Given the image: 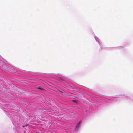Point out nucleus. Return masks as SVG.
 <instances>
[{"mask_svg": "<svg viewBox=\"0 0 133 133\" xmlns=\"http://www.w3.org/2000/svg\"><path fill=\"white\" fill-rule=\"evenodd\" d=\"M25 126H23L22 127L23 128H24L25 127Z\"/></svg>", "mask_w": 133, "mask_h": 133, "instance_id": "6e6552de", "label": "nucleus"}, {"mask_svg": "<svg viewBox=\"0 0 133 133\" xmlns=\"http://www.w3.org/2000/svg\"><path fill=\"white\" fill-rule=\"evenodd\" d=\"M65 119L66 120H69V119L68 118H65Z\"/></svg>", "mask_w": 133, "mask_h": 133, "instance_id": "39448f33", "label": "nucleus"}, {"mask_svg": "<svg viewBox=\"0 0 133 133\" xmlns=\"http://www.w3.org/2000/svg\"><path fill=\"white\" fill-rule=\"evenodd\" d=\"M38 89H39L42 90H44V89L43 88H42L41 87H39V88H38Z\"/></svg>", "mask_w": 133, "mask_h": 133, "instance_id": "7ed1b4c3", "label": "nucleus"}, {"mask_svg": "<svg viewBox=\"0 0 133 133\" xmlns=\"http://www.w3.org/2000/svg\"><path fill=\"white\" fill-rule=\"evenodd\" d=\"M59 79L61 81V80H63L61 78H59Z\"/></svg>", "mask_w": 133, "mask_h": 133, "instance_id": "20e7f679", "label": "nucleus"}, {"mask_svg": "<svg viewBox=\"0 0 133 133\" xmlns=\"http://www.w3.org/2000/svg\"><path fill=\"white\" fill-rule=\"evenodd\" d=\"M72 101H73V102H76V100H73Z\"/></svg>", "mask_w": 133, "mask_h": 133, "instance_id": "423d86ee", "label": "nucleus"}, {"mask_svg": "<svg viewBox=\"0 0 133 133\" xmlns=\"http://www.w3.org/2000/svg\"><path fill=\"white\" fill-rule=\"evenodd\" d=\"M81 122V121H79V122L77 124V125H76V127L75 129L76 130H78V129L79 127L80 126Z\"/></svg>", "mask_w": 133, "mask_h": 133, "instance_id": "f03ea898", "label": "nucleus"}, {"mask_svg": "<svg viewBox=\"0 0 133 133\" xmlns=\"http://www.w3.org/2000/svg\"><path fill=\"white\" fill-rule=\"evenodd\" d=\"M73 118L72 117L71 118V119H73Z\"/></svg>", "mask_w": 133, "mask_h": 133, "instance_id": "0eeeda50", "label": "nucleus"}, {"mask_svg": "<svg viewBox=\"0 0 133 133\" xmlns=\"http://www.w3.org/2000/svg\"><path fill=\"white\" fill-rule=\"evenodd\" d=\"M5 69L7 71H8L10 72H12L14 71V69H12L11 68H10L8 66H6L5 67Z\"/></svg>", "mask_w": 133, "mask_h": 133, "instance_id": "f257e3e1", "label": "nucleus"}]
</instances>
